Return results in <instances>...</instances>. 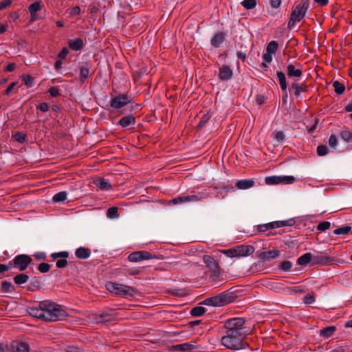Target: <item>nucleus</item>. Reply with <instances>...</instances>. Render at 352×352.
Masks as SVG:
<instances>
[{"label":"nucleus","instance_id":"1","mask_svg":"<svg viewBox=\"0 0 352 352\" xmlns=\"http://www.w3.org/2000/svg\"><path fill=\"white\" fill-rule=\"evenodd\" d=\"M28 313L31 316L45 322L60 320L67 316L60 305L47 300L39 302L37 306L30 307Z\"/></svg>","mask_w":352,"mask_h":352},{"label":"nucleus","instance_id":"2","mask_svg":"<svg viewBox=\"0 0 352 352\" xmlns=\"http://www.w3.org/2000/svg\"><path fill=\"white\" fill-rule=\"evenodd\" d=\"M249 332H242L241 329L238 331H226V335L221 338V344L226 348L232 350L244 349L247 343L243 340Z\"/></svg>","mask_w":352,"mask_h":352},{"label":"nucleus","instance_id":"3","mask_svg":"<svg viewBox=\"0 0 352 352\" xmlns=\"http://www.w3.org/2000/svg\"><path fill=\"white\" fill-rule=\"evenodd\" d=\"M236 295L232 292L226 291L219 295L205 299L201 304L208 306L221 307L232 302Z\"/></svg>","mask_w":352,"mask_h":352},{"label":"nucleus","instance_id":"4","mask_svg":"<svg viewBox=\"0 0 352 352\" xmlns=\"http://www.w3.org/2000/svg\"><path fill=\"white\" fill-rule=\"evenodd\" d=\"M309 0H301V1L292 10L290 19L287 23V28L292 29L297 22H300L305 16L309 8Z\"/></svg>","mask_w":352,"mask_h":352},{"label":"nucleus","instance_id":"5","mask_svg":"<svg viewBox=\"0 0 352 352\" xmlns=\"http://www.w3.org/2000/svg\"><path fill=\"white\" fill-rule=\"evenodd\" d=\"M106 286L111 293L122 297H131L137 292L135 288L122 284L109 282Z\"/></svg>","mask_w":352,"mask_h":352},{"label":"nucleus","instance_id":"6","mask_svg":"<svg viewBox=\"0 0 352 352\" xmlns=\"http://www.w3.org/2000/svg\"><path fill=\"white\" fill-rule=\"evenodd\" d=\"M203 261L211 272L210 278L212 280H218L221 276L220 266L219 263L210 255H204Z\"/></svg>","mask_w":352,"mask_h":352},{"label":"nucleus","instance_id":"7","mask_svg":"<svg viewBox=\"0 0 352 352\" xmlns=\"http://www.w3.org/2000/svg\"><path fill=\"white\" fill-rule=\"evenodd\" d=\"M245 320L243 318H233L227 320L225 322L224 327L227 329L226 331H238L241 329L242 332H249L245 326Z\"/></svg>","mask_w":352,"mask_h":352},{"label":"nucleus","instance_id":"8","mask_svg":"<svg viewBox=\"0 0 352 352\" xmlns=\"http://www.w3.org/2000/svg\"><path fill=\"white\" fill-rule=\"evenodd\" d=\"M208 196L202 192L191 195L179 196L169 201V204H182L187 202H196L206 199Z\"/></svg>","mask_w":352,"mask_h":352},{"label":"nucleus","instance_id":"9","mask_svg":"<svg viewBox=\"0 0 352 352\" xmlns=\"http://www.w3.org/2000/svg\"><path fill=\"white\" fill-rule=\"evenodd\" d=\"M32 261V258L27 254L17 255L12 261L13 267L19 269L20 271L25 270Z\"/></svg>","mask_w":352,"mask_h":352},{"label":"nucleus","instance_id":"10","mask_svg":"<svg viewBox=\"0 0 352 352\" xmlns=\"http://www.w3.org/2000/svg\"><path fill=\"white\" fill-rule=\"evenodd\" d=\"M296 179L294 176H270L265 179V184L267 185L274 184H291L294 183Z\"/></svg>","mask_w":352,"mask_h":352},{"label":"nucleus","instance_id":"11","mask_svg":"<svg viewBox=\"0 0 352 352\" xmlns=\"http://www.w3.org/2000/svg\"><path fill=\"white\" fill-rule=\"evenodd\" d=\"M153 258H157L156 255L147 251H136L131 252L128 256V260L130 262H140L144 260H150Z\"/></svg>","mask_w":352,"mask_h":352},{"label":"nucleus","instance_id":"12","mask_svg":"<svg viewBox=\"0 0 352 352\" xmlns=\"http://www.w3.org/2000/svg\"><path fill=\"white\" fill-rule=\"evenodd\" d=\"M117 317L116 313L113 310L104 311L99 314H95L94 320L96 323H106L111 322Z\"/></svg>","mask_w":352,"mask_h":352},{"label":"nucleus","instance_id":"13","mask_svg":"<svg viewBox=\"0 0 352 352\" xmlns=\"http://www.w3.org/2000/svg\"><path fill=\"white\" fill-rule=\"evenodd\" d=\"M131 102V100L126 94H119L111 99L110 106L118 109L123 107Z\"/></svg>","mask_w":352,"mask_h":352},{"label":"nucleus","instance_id":"14","mask_svg":"<svg viewBox=\"0 0 352 352\" xmlns=\"http://www.w3.org/2000/svg\"><path fill=\"white\" fill-rule=\"evenodd\" d=\"M92 63L90 60L82 62L79 65L80 82L85 83L90 74Z\"/></svg>","mask_w":352,"mask_h":352},{"label":"nucleus","instance_id":"15","mask_svg":"<svg viewBox=\"0 0 352 352\" xmlns=\"http://www.w3.org/2000/svg\"><path fill=\"white\" fill-rule=\"evenodd\" d=\"M233 70L230 66L227 65H221L219 69L218 78L221 81H228L232 79Z\"/></svg>","mask_w":352,"mask_h":352},{"label":"nucleus","instance_id":"16","mask_svg":"<svg viewBox=\"0 0 352 352\" xmlns=\"http://www.w3.org/2000/svg\"><path fill=\"white\" fill-rule=\"evenodd\" d=\"M289 91L291 94L293 93L295 98H298L300 93L307 91V86L305 82L298 83L296 81H294L290 85Z\"/></svg>","mask_w":352,"mask_h":352},{"label":"nucleus","instance_id":"17","mask_svg":"<svg viewBox=\"0 0 352 352\" xmlns=\"http://www.w3.org/2000/svg\"><path fill=\"white\" fill-rule=\"evenodd\" d=\"M280 252L278 250H269L260 252L258 257L262 262L269 261L279 256Z\"/></svg>","mask_w":352,"mask_h":352},{"label":"nucleus","instance_id":"18","mask_svg":"<svg viewBox=\"0 0 352 352\" xmlns=\"http://www.w3.org/2000/svg\"><path fill=\"white\" fill-rule=\"evenodd\" d=\"M237 252V257H245L252 254L254 248L250 245H240L235 246Z\"/></svg>","mask_w":352,"mask_h":352},{"label":"nucleus","instance_id":"19","mask_svg":"<svg viewBox=\"0 0 352 352\" xmlns=\"http://www.w3.org/2000/svg\"><path fill=\"white\" fill-rule=\"evenodd\" d=\"M298 68L293 64H289L287 66V74L289 78H300L302 76V72L300 64H297Z\"/></svg>","mask_w":352,"mask_h":352},{"label":"nucleus","instance_id":"20","mask_svg":"<svg viewBox=\"0 0 352 352\" xmlns=\"http://www.w3.org/2000/svg\"><path fill=\"white\" fill-rule=\"evenodd\" d=\"M10 347L13 352H30L29 345L26 342L14 340Z\"/></svg>","mask_w":352,"mask_h":352},{"label":"nucleus","instance_id":"21","mask_svg":"<svg viewBox=\"0 0 352 352\" xmlns=\"http://www.w3.org/2000/svg\"><path fill=\"white\" fill-rule=\"evenodd\" d=\"M226 33L223 32L216 33L210 40L211 45L213 47H219L226 41Z\"/></svg>","mask_w":352,"mask_h":352},{"label":"nucleus","instance_id":"22","mask_svg":"<svg viewBox=\"0 0 352 352\" xmlns=\"http://www.w3.org/2000/svg\"><path fill=\"white\" fill-rule=\"evenodd\" d=\"M333 261V259L326 255L316 254L313 255V263L314 265H326L330 264Z\"/></svg>","mask_w":352,"mask_h":352},{"label":"nucleus","instance_id":"23","mask_svg":"<svg viewBox=\"0 0 352 352\" xmlns=\"http://www.w3.org/2000/svg\"><path fill=\"white\" fill-rule=\"evenodd\" d=\"M41 10V5L40 1H36L30 5L28 10L30 13V21H34L38 20L40 17L37 15L36 12Z\"/></svg>","mask_w":352,"mask_h":352},{"label":"nucleus","instance_id":"24","mask_svg":"<svg viewBox=\"0 0 352 352\" xmlns=\"http://www.w3.org/2000/svg\"><path fill=\"white\" fill-rule=\"evenodd\" d=\"M173 348L179 351H190L197 348L196 342H185L174 345Z\"/></svg>","mask_w":352,"mask_h":352},{"label":"nucleus","instance_id":"25","mask_svg":"<svg viewBox=\"0 0 352 352\" xmlns=\"http://www.w3.org/2000/svg\"><path fill=\"white\" fill-rule=\"evenodd\" d=\"M267 287L272 291L277 293H286L287 292V289H289V287H285L283 283L276 282L270 283Z\"/></svg>","mask_w":352,"mask_h":352},{"label":"nucleus","instance_id":"26","mask_svg":"<svg viewBox=\"0 0 352 352\" xmlns=\"http://www.w3.org/2000/svg\"><path fill=\"white\" fill-rule=\"evenodd\" d=\"M69 47L74 51H78L82 49L84 43L82 38H77L74 39H69L68 41Z\"/></svg>","mask_w":352,"mask_h":352},{"label":"nucleus","instance_id":"27","mask_svg":"<svg viewBox=\"0 0 352 352\" xmlns=\"http://www.w3.org/2000/svg\"><path fill=\"white\" fill-rule=\"evenodd\" d=\"M135 124V118L133 115H129L122 117L118 122L123 128H126L130 125Z\"/></svg>","mask_w":352,"mask_h":352},{"label":"nucleus","instance_id":"28","mask_svg":"<svg viewBox=\"0 0 352 352\" xmlns=\"http://www.w3.org/2000/svg\"><path fill=\"white\" fill-rule=\"evenodd\" d=\"M91 255V250L85 247H80L75 251V256L79 259H87Z\"/></svg>","mask_w":352,"mask_h":352},{"label":"nucleus","instance_id":"29","mask_svg":"<svg viewBox=\"0 0 352 352\" xmlns=\"http://www.w3.org/2000/svg\"><path fill=\"white\" fill-rule=\"evenodd\" d=\"M94 183L100 190H110L112 189V186L109 184V181L104 178L97 179Z\"/></svg>","mask_w":352,"mask_h":352},{"label":"nucleus","instance_id":"30","mask_svg":"<svg viewBox=\"0 0 352 352\" xmlns=\"http://www.w3.org/2000/svg\"><path fill=\"white\" fill-rule=\"evenodd\" d=\"M310 262H311V264L313 263V254L311 252H307L300 256L296 261L299 265H306Z\"/></svg>","mask_w":352,"mask_h":352},{"label":"nucleus","instance_id":"31","mask_svg":"<svg viewBox=\"0 0 352 352\" xmlns=\"http://www.w3.org/2000/svg\"><path fill=\"white\" fill-rule=\"evenodd\" d=\"M254 184V182L252 179H241L236 183V186L239 189L245 190L252 187Z\"/></svg>","mask_w":352,"mask_h":352},{"label":"nucleus","instance_id":"32","mask_svg":"<svg viewBox=\"0 0 352 352\" xmlns=\"http://www.w3.org/2000/svg\"><path fill=\"white\" fill-rule=\"evenodd\" d=\"M276 76H277V78H278L281 90L283 91H285V90L287 88V83L286 81L285 74L283 72L277 71Z\"/></svg>","mask_w":352,"mask_h":352},{"label":"nucleus","instance_id":"33","mask_svg":"<svg viewBox=\"0 0 352 352\" xmlns=\"http://www.w3.org/2000/svg\"><path fill=\"white\" fill-rule=\"evenodd\" d=\"M29 278L30 277L28 275L21 273L16 275L14 277L13 280L16 285H21L22 284L27 283L28 280H29Z\"/></svg>","mask_w":352,"mask_h":352},{"label":"nucleus","instance_id":"34","mask_svg":"<svg viewBox=\"0 0 352 352\" xmlns=\"http://www.w3.org/2000/svg\"><path fill=\"white\" fill-rule=\"evenodd\" d=\"M336 328L335 326H330L325 327L320 330V335L324 338H329L336 331Z\"/></svg>","mask_w":352,"mask_h":352},{"label":"nucleus","instance_id":"35","mask_svg":"<svg viewBox=\"0 0 352 352\" xmlns=\"http://www.w3.org/2000/svg\"><path fill=\"white\" fill-rule=\"evenodd\" d=\"M1 289L4 293H11L15 290V287L12 283L4 280L1 283Z\"/></svg>","mask_w":352,"mask_h":352},{"label":"nucleus","instance_id":"36","mask_svg":"<svg viewBox=\"0 0 352 352\" xmlns=\"http://www.w3.org/2000/svg\"><path fill=\"white\" fill-rule=\"evenodd\" d=\"M206 309L203 307H195L190 310V314L194 317H199L204 315Z\"/></svg>","mask_w":352,"mask_h":352},{"label":"nucleus","instance_id":"37","mask_svg":"<svg viewBox=\"0 0 352 352\" xmlns=\"http://www.w3.org/2000/svg\"><path fill=\"white\" fill-rule=\"evenodd\" d=\"M340 135L341 138L346 142H351L352 141V132L349 130H342L340 132Z\"/></svg>","mask_w":352,"mask_h":352},{"label":"nucleus","instance_id":"38","mask_svg":"<svg viewBox=\"0 0 352 352\" xmlns=\"http://www.w3.org/2000/svg\"><path fill=\"white\" fill-rule=\"evenodd\" d=\"M333 87L335 92L338 94H342L345 90L344 85L338 80L333 82Z\"/></svg>","mask_w":352,"mask_h":352},{"label":"nucleus","instance_id":"39","mask_svg":"<svg viewBox=\"0 0 352 352\" xmlns=\"http://www.w3.org/2000/svg\"><path fill=\"white\" fill-rule=\"evenodd\" d=\"M351 230V227L349 226H343L336 229L333 231V234L336 235L347 234Z\"/></svg>","mask_w":352,"mask_h":352},{"label":"nucleus","instance_id":"40","mask_svg":"<svg viewBox=\"0 0 352 352\" xmlns=\"http://www.w3.org/2000/svg\"><path fill=\"white\" fill-rule=\"evenodd\" d=\"M67 199V193L65 191L59 192L55 194L53 197V201L54 202H63Z\"/></svg>","mask_w":352,"mask_h":352},{"label":"nucleus","instance_id":"41","mask_svg":"<svg viewBox=\"0 0 352 352\" xmlns=\"http://www.w3.org/2000/svg\"><path fill=\"white\" fill-rule=\"evenodd\" d=\"M278 47V44L275 41H270L266 48L267 52H269L270 54L276 53Z\"/></svg>","mask_w":352,"mask_h":352},{"label":"nucleus","instance_id":"42","mask_svg":"<svg viewBox=\"0 0 352 352\" xmlns=\"http://www.w3.org/2000/svg\"><path fill=\"white\" fill-rule=\"evenodd\" d=\"M241 5L247 10H251L256 7V0H243L241 2Z\"/></svg>","mask_w":352,"mask_h":352},{"label":"nucleus","instance_id":"43","mask_svg":"<svg viewBox=\"0 0 352 352\" xmlns=\"http://www.w3.org/2000/svg\"><path fill=\"white\" fill-rule=\"evenodd\" d=\"M13 138L15 141L19 143H23L26 139V134L22 132L17 131L13 135Z\"/></svg>","mask_w":352,"mask_h":352},{"label":"nucleus","instance_id":"44","mask_svg":"<svg viewBox=\"0 0 352 352\" xmlns=\"http://www.w3.org/2000/svg\"><path fill=\"white\" fill-rule=\"evenodd\" d=\"M221 252L230 258L237 257L236 247H233L228 250H221Z\"/></svg>","mask_w":352,"mask_h":352},{"label":"nucleus","instance_id":"45","mask_svg":"<svg viewBox=\"0 0 352 352\" xmlns=\"http://www.w3.org/2000/svg\"><path fill=\"white\" fill-rule=\"evenodd\" d=\"M69 256V253L67 251H63L59 252H54L51 254V257L54 259H56L58 258H63V259L68 258Z\"/></svg>","mask_w":352,"mask_h":352},{"label":"nucleus","instance_id":"46","mask_svg":"<svg viewBox=\"0 0 352 352\" xmlns=\"http://www.w3.org/2000/svg\"><path fill=\"white\" fill-rule=\"evenodd\" d=\"M328 153L329 151L326 145L321 144L317 147V154L318 156H324L328 154Z\"/></svg>","mask_w":352,"mask_h":352},{"label":"nucleus","instance_id":"47","mask_svg":"<svg viewBox=\"0 0 352 352\" xmlns=\"http://www.w3.org/2000/svg\"><path fill=\"white\" fill-rule=\"evenodd\" d=\"M210 119V116L208 115V114H204L201 120L199 121V122L198 123L197 126V129H201L203 128L206 124V123L209 121V120Z\"/></svg>","mask_w":352,"mask_h":352},{"label":"nucleus","instance_id":"48","mask_svg":"<svg viewBox=\"0 0 352 352\" xmlns=\"http://www.w3.org/2000/svg\"><path fill=\"white\" fill-rule=\"evenodd\" d=\"M270 225H273V229H274L276 228L291 226L292 223H288L287 221H277L270 222Z\"/></svg>","mask_w":352,"mask_h":352},{"label":"nucleus","instance_id":"49","mask_svg":"<svg viewBox=\"0 0 352 352\" xmlns=\"http://www.w3.org/2000/svg\"><path fill=\"white\" fill-rule=\"evenodd\" d=\"M118 209L117 207H111L107 210V217L109 218H115L118 217Z\"/></svg>","mask_w":352,"mask_h":352},{"label":"nucleus","instance_id":"50","mask_svg":"<svg viewBox=\"0 0 352 352\" xmlns=\"http://www.w3.org/2000/svg\"><path fill=\"white\" fill-rule=\"evenodd\" d=\"M272 229H273V225H270V223L257 226V230L259 232H265L267 230H272Z\"/></svg>","mask_w":352,"mask_h":352},{"label":"nucleus","instance_id":"51","mask_svg":"<svg viewBox=\"0 0 352 352\" xmlns=\"http://www.w3.org/2000/svg\"><path fill=\"white\" fill-rule=\"evenodd\" d=\"M23 80L28 87H32L34 85V78L30 75L23 76Z\"/></svg>","mask_w":352,"mask_h":352},{"label":"nucleus","instance_id":"52","mask_svg":"<svg viewBox=\"0 0 352 352\" xmlns=\"http://www.w3.org/2000/svg\"><path fill=\"white\" fill-rule=\"evenodd\" d=\"M292 266V264L289 261H284L279 265V268L283 271H289Z\"/></svg>","mask_w":352,"mask_h":352},{"label":"nucleus","instance_id":"53","mask_svg":"<svg viewBox=\"0 0 352 352\" xmlns=\"http://www.w3.org/2000/svg\"><path fill=\"white\" fill-rule=\"evenodd\" d=\"M50 265L47 263H40L38 266V270L41 273H46L50 271Z\"/></svg>","mask_w":352,"mask_h":352},{"label":"nucleus","instance_id":"54","mask_svg":"<svg viewBox=\"0 0 352 352\" xmlns=\"http://www.w3.org/2000/svg\"><path fill=\"white\" fill-rule=\"evenodd\" d=\"M331 227V223L329 221H322L320 223L318 226L317 229L321 232L325 231L326 230L329 229Z\"/></svg>","mask_w":352,"mask_h":352},{"label":"nucleus","instance_id":"55","mask_svg":"<svg viewBox=\"0 0 352 352\" xmlns=\"http://www.w3.org/2000/svg\"><path fill=\"white\" fill-rule=\"evenodd\" d=\"M329 145L333 148V149H336V146H337V144H338V140H337V138L336 136V135L334 134H331L329 138Z\"/></svg>","mask_w":352,"mask_h":352},{"label":"nucleus","instance_id":"56","mask_svg":"<svg viewBox=\"0 0 352 352\" xmlns=\"http://www.w3.org/2000/svg\"><path fill=\"white\" fill-rule=\"evenodd\" d=\"M48 93L52 97H57L60 95L59 89L57 87H51L48 89Z\"/></svg>","mask_w":352,"mask_h":352},{"label":"nucleus","instance_id":"57","mask_svg":"<svg viewBox=\"0 0 352 352\" xmlns=\"http://www.w3.org/2000/svg\"><path fill=\"white\" fill-rule=\"evenodd\" d=\"M143 270V267H139V268H131L128 270V273L130 275H138L140 274Z\"/></svg>","mask_w":352,"mask_h":352},{"label":"nucleus","instance_id":"58","mask_svg":"<svg viewBox=\"0 0 352 352\" xmlns=\"http://www.w3.org/2000/svg\"><path fill=\"white\" fill-rule=\"evenodd\" d=\"M275 138L279 143H283L285 140V134L283 131H278L275 134Z\"/></svg>","mask_w":352,"mask_h":352},{"label":"nucleus","instance_id":"59","mask_svg":"<svg viewBox=\"0 0 352 352\" xmlns=\"http://www.w3.org/2000/svg\"><path fill=\"white\" fill-rule=\"evenodd\" d=\"M68 261L66 259H60L56 261V265L58 268H64L67 265Z\"/></svg>","mask_w":352,"mask_h":352},{"label":"nucleus","instance_id":"60","mask_svg":"<svg viewBox=\"0 0 352 352\" xmlns=\"http://www.w3.org/2000/svg\"><path fill=\"white\" fill-rule=\"evenodd\" d=\"M315 301V297L314 295L308 294L304 298V302L307 305L313 303Z\"/></svg>","mask_w":352,"mask_h":352},{"label":"nucleus","instance_id":"61","mask_svg":"<svg viewBox=\"0 0 352 352\" xmlns=\"http://www.w3.org/2000/svg\"><path fill=\"white\" fill-rule=\"evenodd\" d=\"M69 53V50L67 47H64L62 49V50L58 53V57L60 58V59H65L67 54Z\"/></svg>","mask_w":352,"mask_h":352},{"label":"nucleus","instance_id":"62","mask_svg":"<svg viewBox=\"0 0 352 352\" xmlns=\"http://www.w3.org/2000/svg\"><path fill=\"white\" fill-rule=\"evenodd\" d=\"M37 109H39L42 112H47L49 110V106L46 102H41L37 107Z\"/></svg>","mask_w":352,"mask_h":352},{"label":"nucleus","instance_id":"63","mask_svg":"<svg viewBox=\"0 0 352 352\" xmlns=\"http://www.w3.org/2000/svg\"><path fill=\"white\" fill-rule=\"evenodd\" d=\"M80 13V8L79 6H76L73 7L69 12V15L71 16L78 15Z\"/></svg>","mask_w":352,"mask_h":352},{"label":"nucleus","instance_id":"64","mask_svg":"<svg viewBox=\"0 0 352 352\" xmlns=\"http://www.w3.org/2000/svg\"><path fill=\"white\" fill-rule=\"evenodd\" d=\"M12 3V0H3L0 2V10H3L8 6H10Z\"/></svg>","mask_w":352,"mask_h":352}]
</instances>
